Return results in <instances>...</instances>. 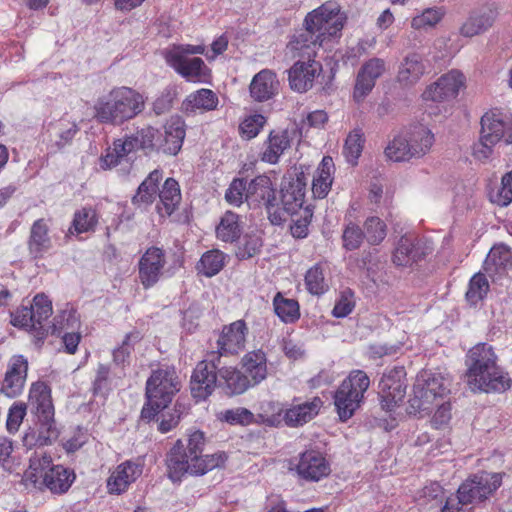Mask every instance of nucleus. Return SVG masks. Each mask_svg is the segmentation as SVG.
Masks as SVG:
<instances>
[{
    "mask_svg": "<svg viewBox=\"0 0 512 512\" xmlns=\"http://www.w3.org/2000/svg\"><path fill=\"white\" fill-rule=\"evenodd\" d=\"M345 19L344 13L335 3H325L308 13L304 19V29L295 33L286 45V57L313 61L317 47L339 37Z\"/></svg>",
    "mask_w": 512,
    "mask_h": 512,
    "instance_id": "obj_1",
    "label": "nucleus"
},
{
    "mask_svg": "<svg viewBox=\"0 0 512 512\" xmlns=\"http://www.w3.org/2000/svg\"><path fill=\"white\" fill-rule=\"evenodd\" d=\"M205 436L200 430L188 435L187 443L178 439L167 454L168 477L173 482L181 481L184 475H204L224 465L227 456L224 452L203 455Z\"/></svg>",
    "mask_w": 512,
    "mask_h": 512,
    "instance_id": "obj_2",
    "label": "nucleus"
},
{
    "mask_svg": "<svg viewBox=\"0 0 512 512\" xmlns=\"http://www.w3.org/2000/svg\"><path fill=\"white\" fill-rule=\"evenodd\" d=\"M497 359L493 347L486 343H479L468 351L465 377L472 391L504 392L511 387V378L498 366Z\"/></svg>",
    "mask_w": 512,
    "mask_h": 512,
    "instance_id": "obj_3",
    "label": "nucleus"
},
{
    "mask_svg": "<svg viewBox=\"0 0 512 512\" xmlns=\"http://www.w3.org/2000/svg\"><path fill=\"white\" fill-rule=\"evenodd\" d=\"M145 98L138 91L120 86L99 97L94 104V117L103 124L121 125L139 115Z\"/></svg>",
    "mask_w": 512,
    "mask_h": 512,
    "instance_id": "obj_4",
    "label": "nucleus"
},
{
    "mask_svg": "<svg viewBox=\"0 0 512 512\" xmlns=\"http://www.w3.org/2000/svg\"><path fill=\"white\" fill-rule=\"evenodd\" d=\"M73 471L62 465H53L51 456L45 453H34L29 460V467L22 476L26 488H47L54 494L66 492L73 481Z\"/></svg>",
    "mask_w": 512,
    "mask_h": 512,
    "instance_id": "obj_5",
    "label": "nucleus"
},
{
    "mask_svg": "<svg viewBox=\"0 0 512 512\" xmlns=\"http://www.w3.org/2000/svg\"><path fill=\"white\" fill-rule=\"evenodd\" d=\"M180 382L176 370L165 366L154 370L146 382L147 403L142 408L141 417L152 420L155 415L166 408L173 395L179 391Z\"/></svg>",
    "mask_w": 512,
    "mask_h": 512,
    "instance_id": "obj_6",
    "label": "nucleus"
},
{
    "mask_svg": "<svg viewBox=\"0 0 512 512\" xmlns=\"http://www.w3.org/2000/svg\"><path fill=\"white\" fill-rule=\"evenodd\" d=\"M479 142L474 146V156L479 160L488 159L493 147L501 141L512 144V114L491 109L480 120Z\"/></svg>",
    "mask_w": 512,
    "mask_h": 512,
    "instance_id": "obj_7",
    "label": "nucleus"
},
{
    "mask_svg": "<svg viewBox=\"0 0 512 512\" xmlns=\"http://www.w3.org/2000/svg\"><path fill=\"white\" fill-rule=\"evenodd\" d=\"M204 45L179 44L173 45L165 52V60L179 75L190 82H206L210 70L199 57L188 58L187 55L204 54Z\"/></svg>",
    "mask_w": 512,
    "mask_h": 512,
    "instance_id": "obj_8",
    "label": "nucleus"
},
{
    "mask_svg": "<svg viewBox=\"0 0 512 512\" xmlns=\"http://www.w3.org/2000/svg\"><path fill=\"white\" fill-rule=\"evenodd\" d=\"M369 386L370 379L362 370L351 371L343 380L333 397L340 421L346 422L360 408Z\"/></svg>",
    "mask_w": 512,
    "mask_h": 512,
    "instance_id": "obj_9",
    "label": "nucleus"
},
{
    "mask_svg": "<svg viewBox=\"0 0 512 512\" xmlns=\"http://www.w3.org/2000/svg\"><path fill=\"white\" fill-rule=\"evenodd\" d=\"M500 473L479 472L466 479L458 488L462 503L481 502L492 495L501 485Z\"/></svg>",
    "mask_w": 512,
    "mask_h": 512,
    "instance_id": "obj_10",
    "label": "nucleus"
},
{
    "mask_svg": "<svg viewBox=\"0 0 512 512\" xmlns=\"http://www.w3.org/2000/svg\"><path fill=\"white\" fill-rule=\"evenodd\" d=\"M406 371L403 366L387 370L379 382L382 408L392 411L406 395Z\"/></svg>",
    "mask_w": 512,
    "mask_h": 512,
    "instance_id": "obj_11",
    "label": "nucleus"
},
{
    "mask_svg": "<svg viewBox=\"0 0 512 512\" xmlns=\"http://www.w3.org/2000/svg\"><path fill=\"white\" fill-rule=\"evenodd\" d=\"M464 75L452 70L442 75L437 81L426 87L422 93V100L428 104L442 103L454 99L464 86Z\"/></svg>",
    "mask_w": 512,
    "mask_h": 512,
    "instance_id": "obj_12",
    "label": "nucleus"
},
{
    "mask_svg": "<svg viewBox=\"0 0 512 512\" xmlns=\"http://www.w3.org/2000/svg\"><path fill=\"white\" fill-rule=\"evenodd\" d=\"M166 265L163 249L152 246L141 256L138 262V276L144 288L153 287L162 277Z\"/></svg>",
    "mask_w": 512,
    "mask_h": 512,
    "instance_id": "obj_13",
    "label": "nucleus"
},
{
    "mask_svg": "<svg viewBox=\"0 0 512 512\" xmlns=\"http://www.w3.org/2000/svg\"><path fill=\"white\" fill-rule=\"evenodd\" d=\"M386 71V64L383 59L371 58L360 68L354 87V99L363 100L375 86L376 80Z\"/></svg>",
    "mask_w": 512,
    "mask_h": 512,
    "instance_id": "obj_14",
    "label": "nucleus"
},
{
    "mask_svg": "<svg viewBox=\"0 0 512 512\" xmlns=\"http://www.w3.org/2000/svg\"><path fill=\"white\" fill-rule=\"evenodd\" d=\"M321 72L320 62L298 60L288 71L289 85L292 90L304 93L313 87L315 78Z\"/></svg>",
    "mask_w": 512,
    "mask_h": 512,
    "instance_id": "obj_15",
    "label": "nucleus"
},
{
    "mask_svg": "<svg viewBox=\"0 0 512 512\" xmlns=\"http://www.w3.org/2000/svg\"><path fill=\"white\" fill-rule=\"evenodd\" d=\"M218 382L217 372L213 369V364L200 361L191 376V394L197 400H205L212 394Z\"/></svg>",
    "mask_w": 512,
    "mask_h": 512,
    "instance_id": "obj_16",
    "label": "nucleus"
},
{
    "mask_svg": "<svg viewBox=\"0 0 512 512\" xmlns=\"http://www.w3.org/2000/svg\"><path fill=\"white\" fill-rule=\"evenodd\" d=\"M28 361L22 355L12 357L2 382L1 392L9 398L20 395L27 377Z\"/></svg>",
    "mask_w": 512,
    "mask_h": 512,
    "instance_id": "obj_17",
    "label": "nucleus"
},
{
    "mask_svg": "<svg viewBox=\"0 0 512 512\" xmlns=\"http://www.w3.org/2000/svg\"><path fill=\"white\" fill-rule=\"evenodd\" d=\"M498 16L497 9L492 5L482 6L471 12L460 28L464 37H474L489 30Z\"/></svg>",
    "mask_w": 512,
    "mask_h": 512,
    "instance_id": "obj_18",
    "label": "nucleus"
},
{
    "mask_svg": "<svg viewBox=\"0 0 512 512\" xmlns=\"http://www.w3.org/2000/svg\"><path fill=\"white\" fill-rule=\"evenodd\" d=\"M297 472L305 480L319 481L330 474V465L320 452L309 450L301 454Z\"/></svg>",
    "mask_w": 512,
    "mask_h": 512,
    "instance_id": "obj_19",
    "label": "nucleus"
},
{
    "mask_svg": "<svg viewBox=\"0 0 512 512\" xmlns=\"http://www.w3.org/2000/svg\"><path fill=\"white\" fill-rule=\"evenodd\" d=\"M37 418L38 429H29L23 436V444L28 449L35 446L51 445L60 435L54 416L47 418L45 416H41Z\"/></svg>",
    "mask_w": 512,
    "mask_h": 512,
    "instance_id": "obj_20",
    "label": "nucleus"
},
{
    "mask_svg": "<svg viewBox=\"0 0 512 512\" xmlns=\"http://www.w3.org/2000/svg\"><path fill=\"white\" fill-rule=\"evenodd\" d=\"M248 327L244 320H237L222 329L217 344L225 354H237L242 351L246 343Z\"/></svg>",
    "mask_w": 512,
    "mask_h": 512,
    "instance_id": "obj_21",
    "label": "nucleus"
},
{
    "mask_svg": "<svg viewBox=\"0 0 512 512\" xmlns=\"http://www.w3.org/2000/svg\"><path fill=\"white\" fill-rule=\"evenodd\" d=\"M142 474V466L133 461H125L118 465L107 480L110 493L121 494Z\"/></svg>",
    "mask_w": 512,
    "mask_h": 512,
    "instance_id": "obj_22",
    "label": "nucleus"
},
{
    "mask_svg": "<svg viewBox=\"0 0 512 512\" xmlns=\"http://www.w3.org/2000/svg\"><path fill=\"white\" fill-rule=\"evenodd\" d=\"M425 254V249L419 240L405 235L397 242L392 260L397 266L408 267L424 258Z\"/></svg>",
    "mask_w": 512,
    "mask_h": 512,
    "instance_id": "obj_23",
    "label": "nucleus"
},
{
    "mask_svg": "<svg viewBox=\"0 0 512 512\" xmlns=\"http://www.w3.org/2000/svg\"><path fill=\"white\" fill-rule=\"evenodd\" d=\"M245 200L250 206L270 207L275 202V188L271 179L266 175H259L252 179L246 189Z\"/></svg>",
    "mask_w": 512,
    "mask_h": 512,
    "instance_id": "obj_24",
    "label": "nucleus"
},
{
    "mask_svg": "<svg viewBox=\"0 0 512 512\" xmlns=\"http://www.w3.org/2000/svg\"><path fill=\"white\" fill-rule=\"evenodd\" d=\"M484 270L491 278H500L512 270V251L500 244L491 248L485 261Z\"/></svg>",
    "mask_w": 512,
    "mask_h": 512,
    "instance_id": "obj_25",
    "label": "nucleus"
},
{
    "mask_svg": "<svg viewBox=\"0 0 512 512\" xmlns=\"http://www.w3.org/2000/svg\"><path fill=\"white\" fill-rule=\"evenodd\" d=\"M279 81L276 74L269 69H263L252 79L249 90L251 97L258 102H264L277 94Z\"/></svg>",
    "mask_w": 512,
    "mask_h": 512,
    "instance_id": "obj_26",
    "label": "nucleus"
},
{
    "mask_svg": "<svg viewBox=\"0 0 512 512\" xmlns=\"http://www.w3.org/2000/svg\"><path fill=\"white\" fill-rule=\"evenodd\" d=\"M219 99L210 89H199L190 93L182 102V109L186 114H202L217 108Z\"/></svg>",
    "mask_w": 512,
    "mask_h": 512,
    "instance_id": "obj_27",
    "label": "nucleus"
},
{
    "mask_svg": "<svg viewBox=\"0 0 512 512\" xmlns=\"http://www.w3.org/2000/svg\"><path fill=\"white\" fill-rule=\"evenodd\" d=\"M322 404L323 402L319 397H314L312 400L303 403L292 404L285 411L284 421L290 427L302 426L319 413Z\"/></svg>",
    "mask_w": 512,
    "mask_h": 512,
    "instance_id": "obj_28",
    "label": "nucleus"
},
{
    "mask_svg": "<svg viewBox=\"0 0 512 512\" xmlns=\"http://www.w3.org/2000/svg\"><path fill=\"white\" fill-rule=\"evenodd\" d=\"M291 145V139L286 130H273L263 144L261 160L269 164H276Z\"/></svg>",
    "mask_w": 512,
    "mask_h": 512,
    "instance_id": "obj_29",
    "label": "nucleus"
},
{
    "mask_svg": "<svg viewBox=\"0 0 512 512\" xmlns=\"http://www.w3.org/2000/svg\"><path fill=\"white\" fill-rule=\"evenodd\" d=\"M164 139L159 148L166 154L176 155L185 138V123L178 117H171L164 126Z\"/></svg>",
    "mask_w": 512,
    "mask_h": 512,
    "instance_id": "obj_30",
    "label": "nucleus"
},
{
    "mask_svg": "<svg viewBox=\"0 0 512 512\" xmlns=\"http://www.w3.org/2000/svg\"><path fill=\"white\" fill-rule=\"evenodd\" d=\"M28 405L37 417L54 416V407L51 399L50 388L44 382L33 383L28 398Z\"/></svg>",
    "mask_w": 512,
    "mask_h": 512,
    "instance_id": "obj_31",
    "label": "nucleus"
},
{
    "mask_svg": "<svg viewBox=\"0 0 512 512\" xmlns=\"http://www.w3.org/2000/svg\"><path fill=\"white\" fill-rule=\"evenodd\" d=\"M305 198V183L301 178L296 177L285 183L281 189V202L283 211L288 214H295L302 208Z\"/></svg>",
    "mask_w": 512,
    "mask_h": 512,
    "instance_id": "obj_32",
    "label": "nucleus"
},
{
    "mask_svg": "<svg viewBox=\"0 0 512 512\" xmlns=\"http://www.w3.org/2000/svg\"><path fill=\"white\" fill-rule=\"evenodd\" d=\"M219 385L228 395H239L249 387L254 386L248 376L233 367H223L218 370Z\"/></svg>",
    "mask_w": 512,
    "mask_h": 512,
    "instance_id": "obj_33",
    "label": "nucleus"
},
{
    "mask_svg": "<svg viewBox=\"0 0 512 512\" xmlns=\"http://www.w3.org/2000/svg\"><path fill=\"white\" fill-rule=\"evenodd\" d=\"M426 66L419 54L411 53L401 62L397 79L404 86L416 84L425 74Z\"/></svg>",
    "mask_w": 512,
    "mask_h": 512,
    "instance_id": "obj_34",
    "label": "nucleus"
},
{
    "mask_svg": "<svg viewBox=\"0 0 512 512\" xmlns=\"http://www.w3.org/2000/svg\"><path fill=\"white\" fill-rule=\"evenodd\" d=\"M49 228L43 219L36 220L30 231L28 247L30 254L35 258L41 257L52 247Z\"/></svg>",
    "mask_w": 512,
    "mask_h": 512,
    "instance_id": "obj_35",
    "label": "nucleus"
},
{
    "mask_svg": "<svg viewBox=\"0 0 512 512\" xmlns=\"http://www.w3.org/2000/svg\"><path fill=\"white\" fill-rule=\"evenodd\" d=\"M334 169L333 159L330 156L323 157L312 183V193L315 197L323 199L327 196L332 185Z\"/></svg>",
    "mask_w": 512,
    "mask_h": 512,
    "instance_id": "obj_36",
    "label": "nucleus"
},
{
    "mask_svg": "<svg viewBox=\"0 0 512 512\" xmlns=\"http://www.w3.org/2000/svg\"><path fill=\"white\" fill-rule=\"evenodd\" d=\"M412 158H421L434 144V134L425 126H415L407 133Z\"/></svg>",
    "mask_w": 512,
    "mask_h": 512,
    "instance_id": "obj_37",
    "label": "nucleus"
},
{
    "mask_svg": "<svg viewBox=\"0 0 512 512\" xmlns=\"http://www.w3.org/2000/svg\"><path fill=\"white\" fill-rule=\"evenodd\" d=\"M160 202L157 204V211L161 216H170L181 201V193L178 182L168 178L162 190L159 192Z\"/></svg>",
    "mask_w": 512,
    "mask_h": 512,
    "instance_id": "obj_38",
    "label": "nucleus"
},
{
    "mask_svg": "<svg viewBox=\"0 0 512 512\" xmlns=\"http://www.w3.org/2000/svg\"><path fill=\"white\" fill-rule=\"evenodd\" d=\"M242 367L254 385L260 383L267 375L265 353L262 350L248 352L242 358Z\"/></svg>",
    "mask_w": 512,
    "mask_h": 512,
    "instance_id": "obj_39",
    "label": "nucleus"
},
{
    "mask_svg": "<svg viewBox=\"0 0 512 512\" xmlns=\"http://www.w3.org/2000/svg\"><path fill=\"white\" fill-rule=\"evenodd\" d=\"M239 215L227 211L222 217L216 227L217 238L224 242H234L239 239L241 235V225L239 223Z\"/></svg>",
    "mask_w": 512,
    "mask_h": 512,
    "instance_id": "obj_40",
    "label": "nucleus"
},
{
    "mask_svg": "<svg viewBox=\"0 0 512 512\" xmlns=\"http://www.w3.org/2000/svg\"><path fill=\"white\" fill-rule=\"evenodd\" d=\"M416 380L419 382L421 390L428 389L440 398H443L449 392L450 380L441 374L422 371L417 375Z\"/></svg>",
    "mask_w": 512,
    "mask_h": 512,
    "instance_id": "obj_41",
    "label": "nucleus"
},
{
    "mask_svg": "<svg viewBox=\"0 0 512 512\" xmlns=\"http://www.w3.org/2000/svg\"><path fill=\"white\" fill-rule=\"evenodd\" d=\"M273 306L276 315L284 323H294L300 318L299 304L294 299H288L279 292L273 299Z\"/></svg>",
    "mask_w": 512,
    "mask_h": 512,
    "instance_id": "obj_42",
    "label": "nucleus"
},
{
    "mask_svg": "<svg viewBox=\"0 0 512 512\" xmlns=\"http://www.w3.org/2000/svg\"><path fill=\"white\" fill-rule=\"evenodd\" d=\"M364 142V134L361 129L356 128L348 134L343 147V155L351 165L354 166L358 163V159L363 151Z\"/></svg>",
    "mask_w": 512,
    "mask_h": 512,
    "instance_id": "obj_43",
    "label": "nucleus"
},
{
    "mask_svg": "<svg viewBox=\"0 0 512 512\" xmlns=\"http://www.w3.org/2000/svg\"><path fill=\"white\" fill-rule=\"evenodd\" d=\"M419 386V382L416 380L413 387V397L410 399L411 407L418 412H429L434 405H438L442 398L437 396L428 389H422Z\"/></svg>",
    "mask_w": 512,
    "mask_h": 512,
    "instance_id": "obj_44",
    "label": "nucleus"
},
{
    "mask_svg": "<svg viewBox=\"0 0 512 512\" xmlns=\"http://www.w3.org/2000/svg\"><path fill=\"white\" fill-rule=\"evenodd\" d=\"M305 286L312 295L320 296L329 290V283L324 275V268L321 264L311 267L305 275Z\"/></svg>",
    "mask_w": 512,
    "mask_h": 512,
    "instance_id": "obj_45",
    "label": "nucleus"
},
{
    "mask_svg": "<svg viewBox=\"0 0 512 512\" xmlns=\"http://www.w3.org/2000/svg\"><path fill=\"white\" fill-rule=\"evenodd\" d=\"M224 259V254L219 250L207 251L202 255L197 269L205 276L212 277L221 271L224 266Z\"/></svg>",
    "mask_w": 512,
    "mask_h": 512,
    "instance_id": "obj_46",
    "label": "nucleus"
},
{
    "mask_svg": "<svg viewBox=\"0 0 512 512\" xmlns=\"http://www.w3.org/2000/svg\"><path fill=\"white\" fill-rule=\"evenodd\" d=\"M31 315L37 330L42 328L43 322L46 321L53 313L52 302L44 294H37L33 298L30 306Z\"/></svg>",
    "mask_w": 512,
    "mask_h": 512,
    "instance_id": "obj_47",
    "label": "nucleus"
},
{
    "mask_svg": "<svg viewBox=\"0 0 512 512\" xmlns=\"http://www.w3.org/2000/svg\"><path fill=\"white\" fill-rule=\"evenodd\" d=\"M97 224L96 212L92 208H82L74 214L69 232L85 233L93 230Z\"/></svg>",
    "mask_w": 512,
    "mask_h": 512,
    "instance_id": "obj_48",
    "label": "nucleus"
},
{
    "mask_svg": "<svg viewBox=\"0 0 512 512\" xmlns=\"http://www.w3.org/2000/svg\"><path fill=\"white\" fill-rule=\"evenodd\" d=\"M385 155L392 161H408L412 158L407 135L396 136L386 147Z\"/></svg>",
    "mask_w": 512,
    "mask_h": 512,
    "instance_id": "obj_49",
    "label": "nucleus"
},
{
    "mask_svg": "<svg viewBox=\"0 0 512 512\" xmlns=\"http://www.w3.org/2000/svg\"><path fill=\"white\" fill-rule=\"evenodd\" d=\"M488 291L489 283L487 278L482 273H476L469 282L466 299L470 304L476 305L484 299Z\"/></svg>",
    "mask_w": 512,
    "mask_h": 512,
    "instance_id": "obj_50",
    "label": "nucleus"
},
{
    "mask_svg": "<svg viewBox=\"0 0 512 512\" xmlns=\"http://www.w3.org/2000/svg\"><path fill=\"white\" fill-rule=\"evenodd\" d=\"M283 408L279 402L264 401L260 404L259 412L256 417V423H263L270 426L280 422Z\"/></svg>",
    "mask_w": 512,
    "mask_h": 512,
    "instance_id": "obj_51",
    "label": "nucleus"
},
{
    "mask_svg": "<svg viewBox=\"0 0 512 512\" xmlns=\"http://www.w3.org/2000/svg\"><path fill=\"white\" fill-rule=\"evenodd\" d=\"M490 201L500 207H506L512 202V170L501 179V185L490 192Z\"/></svg>",
    "mask_w": 512,
    "mask_h": 512,
    "instance_id": "obj_52",
    "label": "nucleus"
},
{
    "mask_svg": "<svg viewBox=\"0 0 512 512\" xmlns=\"http://www.w3.org/2000/svg\"><path fill=\"white\" fill-rule=\"evenodd\" d=\"M262 247V239L256 233H249L242 238L236 256L239 259H249L259 253Z\"/></svg>",
    "mask_w": 512,
    "mask_h": 512,
    "instance_id": "obj_53",
    "label": "nucleus"
},
{
    "mask_svg": "<svg viewBox=\"0 0 512 512\" xmlns=\"http://www.w3.org/2000/svg\"><path fill=\"white\" fill-rule=\"evenodd\" d=\"M221 419L231 425H250L256 423L255 415L247 408L237 407L221 413Z\"/></svg>",
    "mask_w": 512,
    "mask_h": 512,
    "instance_id": "obj_54",
    "label": "nucleus"
},
{
    "mask_svg": "<svg viewBox=\"0 0 512 512\" xmlns=\"http://www.w3.org/2000/svg\"><path fill=\"white\" fill-rule=\"evenodd\" d=\"M367 241L372 245L380 244L386 237V224L378 217H370L365 224Z\"/></svg>",
    "mask_w": 512,
    "mask_h": 512,
    "instance_id": "obj_55",
    "label": "nucleus"
},
{
    "mask_svg": "<svg viewBox=\"0 0 512 512\" xmlns=\"http://www.w3.org/2000/svg\"><path fill=\"white\" fill-rule=\"evenodd\" d=\"M355 308L354 292L346 288L340 292L335 306L332 310V315L336 318H344L348 316Z\"/></svg>",
    "mask_w": 512,
    "mask_h": 512,
    "instance_id": "obj_56",
    "label": "nucleus"
},
{
    "mask_svg": "<svg viewBox=\"0 0 512 512\" xmlns=\"http://www.w3.org/2000/svg\"><path fill=\"white\" fill-rule=\"evenodd\" d=\"M140 340L138 332L128 333L123 339L121 345L113 351V361L117 365H123L127 362L133 350L134 344Z\"/></svg>",
    "mask_w": 512,
    "mask_h": 512,
    "instance_id": "obj_57",
    "label": "nucleus"
},
{
    "mask_svg": "<svg viewBox=\"0 0 512 512\" xmlns=\"http://www.w3.org/2000/svg\"><path fill=\"white\" fill-rule=\"evenodd\" d=\"M266 118L261 114L250 115L243 120L240 124L239 129L242 136L246 139H252L256 137L260 130L264 127Z\"/></svg>",
    "mask_w": 512,
    "mask_h": 512,
    "instance_id": "obj_58",
    "label": "nucleus"
},
{
    "mask_svg": "<svg viewBox=\"0 0 512 512\" xmlns=\"http://www.w3.org/2000/svg\"><path fill=\"white\" fill-rule=\"evenodd\" d=\"M443 14L439 9L428 8L420 15L413 17L411 26L414 29H426L435 26L442 18Z\"/></svg>",
    "mask_w": 512,
    "mask_h": 512,
    "instance_id": "obj_59",
    "label": "nucleus"
},
{
    "mask_svg": "<svg viewBox=\"0 0 512 512\" xmlns=\"http://www.w3.org/2000/svg\"><path fill=\"white\" fill-rule=\"evenodd\" d=\"M53 324L54 332L63 330H76L80 326L78 314L75 310H64L56 318Z\"/></svg>",
    "mask_w": 512,
    "mask_h": 512,
    "instance_id": "obj_60",
    "label": "nucleus"
},
{
    "mask_svg": "<svg viewBox=\"0 0 512 512\" xmlns=\"http://www.w3.org/2000/svg\"><path fill=\"white\" fill-rule=\"evenodd\" d=\"M27 412V404L23 402L14 403L8 411L6 427L8 432L16 433Z\"/></svg>",
    "mask_w": 512,
    "mask_h": 512,
    "instance_id": "obj_61",
    "label": "nucleus"
},
{
    "mask_svg": "<svg viewBox=\"0 0 512 512\" xmlns=\"http://www.w3.org/2000/svg\"><path fill=\"white\" fill-rule=\"evenodd\" d=\"M364 234L359 226L349 223L343 231V247L347 250L358 249L363 242Z\"/></svg>",
    "mask_w": 512,
    "mask_h": 512,
    "instance_id": "obj_62",
    "label": "nucleus"
},
{
    "mask_svg": "<svg viewBox=\"0 0 512 512\" xmlns=\"http://www.w3.org/2000/svg\"><path fill=\"white\" fill-rule=\"evenodd\" d=\"M246 189L243 179H234L225 193V199L228 203L239 206L245 199Z\"/></svg>",
    "mask_w": 512,
    "mask_h": 512,
    "instance_id": "obj_63",
    "label": "nucleus"
},
{
    "mask_svg": "<svg viewBox=\"0 0 512 512\" xmlns=\"http://www.w3.org/2000/svg\"><path fill=\"white\" fill-rule=\"evenodd\" d=\"M11 323L15 327L24 328L26 330L37 331L36 324L34 323L31 315V309L28 306H22L11 314Z\"/></svg>",
    "mask_w": 512,
    "mask_h": 512,
    "instance_id": "obj_64",
    "label": "nucleus"
}]
</instances>
